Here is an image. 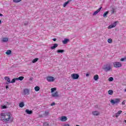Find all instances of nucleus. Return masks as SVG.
I'll use <instances>...</instances> for the list:
<instances>
[{
  "label": "nucleus",
  "instance_id": "nucleus-1",
  "mask_svg": "<svg viewBox=\"0 0 126 126\" xmlns=\"http://www.w3.org/2000/svg\"><path fill=\"white\" fill-rule=\"evenodd\" d=\"M0 116L2 121L4 123H12V122H13V117H11V114H10V113H1Z\"/></svg>",
  "mask_w": 126,
  "mask_h": 126
},
{
  "label": "nucleus",
  "instance_id": "nucleus-2",
  "mask_svg": "<svg viewBox=\"0 0 126 126\" xmlns=\"http://www.w3.org/2000/svg\"><path fill=\"white\" fill-rule=\"evenodd\" d=\"M103 69L107 72V71H110L112 69V67H111L110 64H105L103 66Z\"/></svg>",
  "mask_w": 126,
  "mask_h": 126
},
{
  "label": "nucleus",
  "instance_id": "nucleus-3",
  "mask_svg": "<svg viewBox=\"0 0 126 126\" xmlns=\"http://www.w3.org/2000/svg\"><path fill=\"white\" fill-rule=\"evenodd\" d=\"M120 102H121V99L120 98H115V100L111 99L110 101V103L113 105L115 104H119Z\"/></svg>",
  "mask_w": 126,
  "mask_h": 126
},
{
  "label": "nucleus",
  "instance_id": "nucleus-4",
  "mask_svg": "<svg viewBox=\"0 0 126 126\" xmlns=\"http://www.w3.org/2000/svg\"><path fill=\"white\" fill-rule=\"evenodd\" d=\"M113 65L114 67L118 68L119 67H122V65L121 62H115L113 63Z\"/></svg>",
  "mask_w": 126,
  "mask_h": 126
},
{
  "label": "nucleus",
  "instance_id": "nucleus-5",
  "mask_svg": "<svg viewBox=\"0 0 126 126\" xmlns=\"http://www.w3.org/2000/svg\"><path fill=\"white\" fill-rule=\"evenodd\" d=\"M55 79H56L54 77L52 76H47L46 77V80H47L48 82H54Z\"/></svg>",
  "mask_w": 126,
  "mask_h": 126
},
{
  "label": "nucleus",
  "instance_id": "nucleus-6",
  "mask_svg": "<svg viewBox=\"0 0 126 126\" xmlns=\"http://www.w3.org/2000/svg\"><path fill=\"white\" fill-rule=\"evenodd\" d=\"M117 23H119V21H116L113 24L109 25L108 27V29H111V28L116 27V26H117Z\"/></svg>",
  "mask_w": 126,
  "mask_h": 126
},
{
  "label": "nucleus",
  "instance_id": "nucleus-7",
  "mask_svg": "<svg viewBox=\"0 0 126 126\" xmlns=\"http://www.w3.org/2000/svg\"><path fill=\"white\" fill-rule=\"evenodd\" d=\"M71 76L72 79H78V78H79V75H78V74H72Z\"/></svg>",
  "mask_w": 126,
  "mask_h": 126
},
{
  "label": "nucleus",
  "instance_id": "nucleus-8",
  "mask_svg": "<svg viewBox=\"0 0 126 126\" xmlns=\"http://www.w3.org/2000/svg\"><path fill=\"white\" fill-rule=\"evenodd\" d=\"M51 95L52 97H53V98H58L60 97V95L59 94V92H58L52 93Z\"/></svg>",
  "mask_w": 126,
  "mask_h": 126
},
{
  "label": "nucleus",
  "instance_id": "nucleus-9",
  "mask_svg": "<svg viewBox=\"0 0 126 126\" xmlns=\"http://www.w3.org/2000/svg\"><path fill=\"white\" fill-rule=\"evenodd\" d=\"M60 121L61 122H65V121H67V118L66 116H62L60 118Z\"/></svg>",
  "mask_w": 126,
  "mask_h": 126
},
{
  "label": "nucleus",
  "instance_id": "nucleus-10",
  "mask_svg": "<svg viewBox=\"0 0 126 126\" xmlns=\"http://www.w3.org/2000/svg\"><path fill=\"white\" fill-rule=\"evenodd\" d=\"M24 95H29V90L28 89H25L23 91Z\"/></svg>",
  "mask_w": 126,
  "mask_h": 126
},
{
  "label": "nucleus",
  "instance_id": "nucleus-11",
  "mask_svg": "<svg viewBox=\"0 0 126 126\" xmlns=\"http://www.w3.org/2000/svg\"><path fill=\"white\" fill-rule=\"evenodd\" d=\"M102 9V7H100L98 10L95 11L93 15H96L97 13H99L100 12V11Z\"/></svg>",
  "mask_w": 126,
  "mask_h": 126
},
{
  "label": "nucleus",
  "instance_id": "nucleus-12",
  "mask_svg": "<svg viewBox=\"0 0 126 126\" xmlns=\"http://www.w3.org/2000/svg\"><path fill=\"white\" fill-rule=\"evenodd\" d=\"M26 113L28 114V115H31V114H33V111L32 110H30L29 109H27L26 110Z\"/></svg>",
  "mask_w": 126,
  "mask_h": 126
},
{
  "label": "nucleus",
  "instance_id": "nucleus-13",
  "mask_svg": "<svg viewBox=\"0 0 126 126\" xmlns=\"http://www.w3.org/2000/svg\"><path fill=\"white\" fill-rule=\"evenodd\" d=\"M93 115H94V116H99L100 113L97 111H94L93 112Z\"/></svg>",
  "mask_w": 126,
  "mask_h": 126
},
{
  "label": "nucleus",
  "instance_id": "nucleus-14",
  "mask_svg": "<svg viewBox=\"0 0 126 126\" xmlns=\"http://www.w3.org/2000/svg\"><path fill=\"white\" fill-rule=\"evenodd\" d=\"M71 0H68L66 2H64L63 4V7H65V6H66V5H67V4L69 3V2H70V1H71Z\"/></svg>",
  "mask_w": 126,
  "mask_h": 126
},
{
  "label": "nucleus",
  "instance_id": "nucleus-15",
  "mask_svg": "<svg viewBox=\"0 0 126 126\" xmlns=\"http://www.w3.org/2000/svg\"><path fill=\"white\" fill-rule=\"evenodd\" d=\"M123 113V111L122 110L119 111L117 113H116V118H118L119 117L120 115H121Z\"/></svg>",
  "mask_w": 126,
  "mask_h": 126
},
{
  "label": "nucleus",
  "instance_id": "nucleus-16",
  "mask_svg": "<svg viewBox=\"0 0 126 126\" xmlns=\"http://www.w3.org/2000/svg\"><path fill=\"white\" fill-rule=\"evenodd\" d=\"M68 42H69V39H67V38H65L64 39V40H63L62 41V42L63 43V44H67V43H68Z\"/></svg>",
  "mask_w": 126,
  "mask_h": 126
},
{
  "label": "nucleus",
  "instance_id": "nucleus-17",
  "mask_svg": "<svg viewBox=\"0 0 126 126\" xmlns=\"http://www.w3.org/2000/svg\"><path fill=\"white\" fill-rule=\"evenodd\" d=\"M58 45L57 43L54 44L53 46L51 47V50H54V49H56L57 47H58Z\"/></svg>",
  "mask_w": 126,
  "mask_h": 126
},
{
  "label": "nucleus",
  "instance_id": "nucleus-18",
  "mask_svg": "<svg viewBox=\"0 0 126 126\" xmlns=\"http://www.w3.org/2000/svg\"><path fill=\"white\" fill-rule=\"evenodd\" d=\"M4 79L6 81H7V82H8L9 83H10V79L9 78V77H4Z\"/></svg>",
  "mask_w": 126,
  "mask_h": 126
},
{
  "label": "nucleus",
  "instance_id": "nucleus-19",
  "mask_svg": "<svg viewBox=\"0 0 126 126\" xmlns=\"http://www.w3.org/2000/svg\"><path fill=\"white\" fill-rule=\"evenodd\" d=\"M8 41V38L7 37H3L2 40V42H3L4 43L5 42H7Z\"/></svg>",
  "mask_w": 126,
  "mask_h": 126
},
{
  "label": "nucleus",
  "instance_id": "nucleus-20",
  "mask_svg": "<svg viewBox=\"0 0 126 126\" xmlns=\"http://www.w3.org/2000/svg\"><path fill=\"white\" fill-rule=\"evenodd\" d=\"M19 106L20 108H23L24 107V102L20 103Z\"/></svg>",
  "mask_w": 126,
  "mask_h": 126
},
{
  "label": "nucleus",
  "instance_id": "nucleus-21",
  "mask_svg": "<svg viewBox=\"0 0 126 126\" xmlns=\"http://www.w3.org/2000/svg\"><path fill=\"white\" fill-rule=\"evenodd\" d=\"M99 78V76L98 75H95L94 76V80L96 81L98 80V79Z\"/></svg>",
  "mask_w": 126,
  "mask_h": 126
},
{
  "label": "nucleus",
  "instance_id": "nucleus-22",
  "mask_svg": "<svg viewBox=\"0 0 126 126\" xmlns=\"http://www.w3.org/2000/svg\"><path fill=\"white\" fill-rule=\"evenodd\" d=\"M24 79V77L20 76L19 78H17V80H23Z\"/></svg>",
  "mask_w": 126,
  "mask_h": 126
},
{
  "label": "nucleus",
  "instance_id": "nucleus-23",
  "mask_svg": "<svg viewBox=\"0 0 126 126\" xmlns=\"http://www.w3.org/2000/svg\"><path fill=\"white\" fill-rule=\"evenodd\" d=\"M57 90V88H52L51 89V93H54Z\"/></svg>",
  "mask_w": 126,
  "mask_h": 126
},
{
  "label": "nucleus",
  "instance_id": "nucleus-24",
  "mask_svg": "<svg viewBox=\"0 0 126 126\" xmlns=\"http://www.w3.org/2000/svg\"><path fill=\"white\" fill-rule=\"evenodd\" d=\"M38 60H39V59L38 58H35L34 59H33L32 61L33 63H37V62H38Z\"/></svg>",
  "mask_w": 126,
  "mask_h": 126
},
{
  "label": "nucleus",
  "instance_id": "nucleus-25",
  "mask_svg": "<svg viewBox=\"0 0 126 126\" xmlns=\"http://www.w3.org/2000/svg\"><path fill=\"white\" fill-rule=\"evenodd\" d=\"M34 90L35 91L38 92L40 90V87H39L38 86H36L34 88Z\"/></svg>",
  "mask_w": 126,
  "mask_h": 126
},
{
  "label": "nucleus",
  "instance_id": "nucleus-26",
  "mask_svg": "<svg viewBox=\"0 0 126 126\" xmlns=\"http://www.w3.org/2000/svg\"><path fill=\"white\" fill-rule=\"evenodd\" d=\"M11 54V50H8L5 52L6 55H10Z\"/></svg>",
  "mask_w": 126,
  "mask_h": 126
},
{
  "label": "nucleus",
  "instance_id": "nucleus-27",
  "mask_svg": "<svg viewBox=\"0 0 126 126\" xmlns=\"http://www.w3.org/2000/svg\"><path fill=\"white\" fill-rule=\"evenodd\" d=\"M109 13V11H106L103 14V17H107V15H108Z\"/></svg>",
  "mask_w": 126,
  "mask_h": 126
},
{
  "label": "nucleus",
  "instance_id": "nucleus-28",
  "mask_svg": "<svg viewBox=\"0 0 126 126\" xmlns=\"http://www.w3.org/2000/svg\"><path fill=\"white\" fill-rule=\"evenodd\" d=\"M57 52V53H64V50L58 49Z\"/></svg>",
  "mask_w": 126,
  "mask_h": 126
},
{
  "label": "nucleus",
  "instance_id": "nucleus-29",
  "mask_svg": "<svg viewBox=\"0 0 126 126\" xmlns=\"http://www.w3.org/2000/svg\"><path fill=\"white\" fill-rule=\"evenodd\" d=\"M108 43L111 44V43H113V39L111 38H109L107 40Z\"/></svg>",
  "mask_w": 126,
  "mask_h": 126
},
{
  "label": "nucleus",
  "instance_id": "nucleus-30",
  "mask_svg": "<svg viewBox=\"0 0 126 126\" xmlns=\"http://www.w3.org/2000/svg\"><path fill=\"white\" fill-rule=\"evenodd\" d=\"M113 93H114V91H113V90H109L108 91V94H109V95H113Z\"/></svg>",
  "mask_w": 126,
  "mask_h": 126
},
{
  "label": "nucleus",
  "instance_id": "nucleus-31",
  "mask_svg": "<svg viewBox=\"0 0 126 126\" xmlns=\"http://www.w3.org/2000/svg\"><path fill=\"white\" fill-rule=\"evenodd\" d=\"M15 80H17V78L12 79V81L10 82V83H14V82H15Z\"/></svg>",
  "mask_w": 126,
  "mask_h": 126
},
{
  "label": "nucleus",
  "instance_id": "nucleus-32",
  "mask_svg": "<svg viewBox=\"0 0 126 126\" xmlns=\"http://www.w3.org/2000/svg\"><path fill=\"white\" fill-rule=\"evenodd\" d=\"M44 115L45 116H48V115H49V111H45Z\"/></svg>",
  "mask_w": 126,
  "mask_h": 126
},
{
  "label": "nucleus",
  "instance_id": "nucleus-33",
  "mask_svg": "<svg viewBox=\"0 0 126 126\" xmlns=\"http://www.w3.org/2000/svg\"><path fill=\"white\" fill-rule=\"evenodd\" d=\"M13 2H20L21 1V0H13Z\"/></svg>",
  "mask_w": 126,
  "mask_h": 126
},
{
  "label": "nucleus",
  "instance_id": "nucleus-34",
  "mask_svg": "<svg viewBox=\"0 0 126 126\" xmlns=\"http://www.w3.org/2000/svg\"><path fill=\"white\" fill-rule=\"evenodd\" d=\"M108 80L109 81H113V80H114V78L111 77L109 78Z\"/></svg>",
  "mask_w": 126,
  "mask_h": 126
},
{
  "label": "nucleus",
  "instance_id": "nucleus-35",
  "mask_svg": "<svg viewBox=\"0 0 126 126\" xmlns=\"http://www.w3.org/2000/svg\"><path fill=\"white\" fill-rule=\"evenodd\" d=\"M121 62H124V61H126V57H125L124 58H122L120 60Z\"/></svg>",
  "mask_w": 126,
  "mask_h": 126
},
{
  "label": "nucleus",
  "instance_id": "nucleus-36",
  "mask_svg": "<svg viewBox=\"0 0 126 126\" xmlns=\"http://www.w3.org/2000/svg\"><path fill=\"white\" fill-rule=\"evenodd\" d=\"M43 126H49V123H47V122L44 123L43 124Z\"/></svg>",
  "mask_w": 126,
  "mask_h": 126
},
{
  "label": "nucleus",
  "instance_id": "nucleus-37",
  "mask_svg": "<svg viewBox=\"0 0 126 126\" xmlns=\"http://www.w3.org/2000/svg\"><path fill=\"white\" fill-rule=\"evenodd\" d=\"M122 105H126V100H123V101L122 103Z\"/></svg>",
  "mask_w": 126,
  "mask_h": 126
},
{
  "label": "nucleus",
  "instance_id": "nucleus-38",
  "mask_svg": "<svg viewBox=\"0 0 126 126\" xmlns=\"http://www.w3.org/2000/svg\"><path fill=\"white\" fill-rule=\"evenodd\" d=\"M56 105V103L55 102H53L51 104V106H55Z\"/></svg>",
  "mask_w": 126,
  "mask_h": 126
},
{
  "label": "nucleus",
  "instance_id": "nucleus-39",
  "mask_svg": "<svg viewBox=\"0 0 126 126\" xmlns=\"http://www.w3.org/2000/svg\"><path fill=\"white\" fill-rule=\"evenodd\" d=\"M2 109H6V106L5 105L3 106Z\"/></svg>",
  "mask_w": 126,
  "mask_h": 126
},
{
  "label": "nucleus",
  "instance_id": "nucleus-40",
  "mask_svg": "<svg viewBox=\"0 0 126 126\" xmlns=\"http://www.w3.org/2000/svg\"><path fill=\"white\" fill-rule=\"evenodd\" d=\"M53 40L54 42H56V41H57V39H56V38H53Z\"/></svg>",
  "mask_w": 126,
  "mask_h": 126
},
{
  "label": "nucleus",
  "instance_id": "nucleus-41",
  "mask_svg": "<svg viewBox=\"0 0 126 126\" xmlns=\"http://www.w3.org/2000/svg\"><path fill=\"white\" fill-rule=\"evenodd\" d=\"M32 79H33V78L31 77V78L30 79V81H31V80H32Z\"/></svg>",
  "mask_w": 126,
  "mask_h": 126
},
{
  "label": "nucleus",
  "instance_id": "nucleus-42",
  "mask_svg": "<svg viewBox=\"0 0 126 126\" xmlns=\"http://www.w3.org/2000/svg\"><path fill=\"white\" fill-rule=\"evenodd\" d=\"M86 76H89V74H86Z\"/></svg>",
  "mask_w": 126,
  "mask_h": 126
},
{
  "label": "nucleus",
  "instance_id": "nucleus-43",
  "mask_svg": "<svg viewBox=\"0 0 126 126\" xmlns=\"http://www.w3.org/2000/svg\"><path fill=\"white\" fill-rule=\"evenodd\" d=\"M8 88V86H6V89H7Z\"/></svg>",
  "mask_w": 126,
  "mask_h": 126
},
{
  "label": "nucleus",
  "instance_id": "nucleus-44",
  "mask_svg": "<svg viewBox=\"0 0 126 126\" xmlns=\"http://www.w3.org/2000/svg\"><path fill=\"white\" fill-rule=\"evenodd\" d=\"M3 16L2 14H0V16Z\"/></svg>",
  "mask_w": 126,
  "mask_h": 126
},
{
  "label": "nucleus",
  "instance_id": "nucleus-45",
  "mask_svg": "<svg viewBox=\"0 0 126 126\" xmlns=\"http://www.w3.org/2000/svg\"><path fill=\"white\" fill-rule=\"evenodd\" d=\"M27 24H28V22L27 24H24L25 25H27Z\"/></svg>",
  "mask_w": 126,
  "mask_h": 126
},
{
  "label": "nucleus",
  "instance_id": "nucleus-46",
  "mask_svg": "<svg viewBox=\"0 0 126 126\" xmlns=\"http://www.w3.org/2000/svg\"><path fill=\"white\" fill-rule=\"evenodd\" d=\"M1 23V20H0V24Z\"/></svg>",
  "mask_w": 126,
  "mask_h": 126
},
{
  "label": "nucleus",
  "instance_id": "nucleus-47",
  "mask_svg": "<svg viewBox=\"0 0 126 126\" xmlns=\"http://www.w3.org/2000/svg\"><path fill=\"white\" fill-rule=\"evenodd\" d=\"M124 122H125V123H126V120H125Z\"/></svg>",
  "mask_w": 126,
  "mask_h": 126
},
{
  "label": "nucleus",
  "instance_id": "nucleus-48",
  "mask_svg": "<svg viewBox=\"0 0 126 126\" xmlns=\"http://www.w3.org/2000/svg\"><path fill=\"white\" fill-rule=\"evenodd\" d=\"M125 92H126V90H125Z\"/></svg>",
  "mask_w": 126,
  "mask_h": 126
},
{
  "label": "nucleus",
  "instance_id": "nucleus-49",
  "mask_svg": "<svg viewBox=\"0 0 126 126\" xmlns=\"http://www.w3.org/2000/svg\"><path fill=\"white\" fill-rule=\"evenodd\" d=\"M76 126H79V125H76Z\"/></svg>",
  "mask_w": 126,
  "mask_h": 126
},
{
  "label": "nucleus",
  "instance_id": "nucleus-50",
  "mask_svg": "<svg viewBox=\"0 0 126 126\" xmlns=\"http://www.w3.org/2000/svg\"><path fill=\"white\" fill-rule=\"evenodd\" d=\"M7 104H8V102H7Z\"/></svg>",
  "mask_w": 126,
  "mask_h": 126
}]
</instances>
